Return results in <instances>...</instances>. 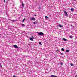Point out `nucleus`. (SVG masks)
<instances>
[{"instance_id": "obj_1", "label": "nucleus", "mask_w": 77, "mask_h": 77, "mask_svg": "<svg viewBox=\"0 0 77 77\" xmlns=\"http://www.w3.org/2000/svg\"><path fill=\"white\" fill-rule=\"evenodd\" d=\"M38 35H39V36H44V33H42V32H39L38 33Z\"/></svg>"}, {"instance_id": "obj_2", "label": "nucleus", "mask_w": 77, "mask_h": 77, "mask_svg": "<svg viewBox=\"0 0 77 77\" xmlns=\"http://www.w3.org/2000/svg\"><path fill=\"white\" fill-rule=\"evenodd\" d=\"M64 14H65V16H66V17H68V13H67V12L66 11H64Z\"/></svg>"}, {"instance_id": "obj_3", "label": "nucleus", "mask_w": 77, "mask_h": 77, "mask_svg": "<svg viewBox=\"0 0 77 77\" xmlns=\"http://www.w3.org/2000/svg\"><path fill=\"white\" fill-rule=\"evenodd\" d=\"M29 39L30 41H33V36H32L31 37H30Z\"/></svg>"}, {"instance_id": "obj_4", "label": "nucleus", "mask_w": 77, "mask_h": 77, "mask_svg": "<svg viewBox=\"0 0 77 77\" xmlns=\"http://www.w3.org/2000/svg\"><path fill=\"white\" fill-rule=\"evenodd\" d=\"M13 47H15L16 48H18V47L16 45H14Z\"/></svg>"}, {"instance_id": "obj_5", "label": "nucleus", "mask_w": 77, "mask_h": 77, "mask_svg": "<svg viewBox=\"0 0 77 77\" xmlns=\"http://www.w3.org/2000/svg\"><path fill=\"white\" fill-rule=\"evenodd\" d=\"M30 20H32V21H35V18H31Z\"/></svg>"}, {"instance_id": "obj_6", "label": "nucleus", "mask_w": 77, "mask_h": 77, "mask_svg": "<svg viewBox=\"0 0 77 77\" xmlns=\"http://www.w3.org/2000/svg\"><path fill=\"white\" fill-rule=\"evenodd\" d=\"M71 11H74V9L73 8H72L70 9Z\"/></svg>"}, {"instance_id": "obj_7", "label": "nucleus", "mask_w": 77, "mask_h": 77, "mask_svg": "<svg viewBox=\"0 0 77 77\" xmlns=\"http://www.w3.org/2000/svg\"><path fill=\"white\" fill-rule=\"evenodd\" d=\"M33 24H37V22H36V21L33 22Z\"/></svg>"}, {"instance_id": "obj_8", "label": "nucleus", "mask_w": 77, "mask_h": 77, "mask_svg": "<svg viewBox=\"0 0 77 77\" xmlns=\"http://www.w3.org/2000/svg\"><path fill=\"white\" fill-rule=\"evenodd\" d=\"M59 27H63V26H62V25H59Z\"/></svg>"}, {"instance_id": "obj_9", "label": "nucleus", "mask_w": 77, "mask_h": 77, "mask_svg": "<svg viewBox=\"0 0 77 77\" xmlns=\"http://www.w3.org/2000/svg\"><path fill=\"white\" fill-rule=\"evenodd\" d=\"M63 40L64 41H67V39H65V38H63Z\"/></svg>"}, {"instance_id": "obj_10", "label": "nucleus", "mask_w": 77, "mask_h": 77, "mask_svg": "<svg viewBox=\"0 0 77 77\" xmlns=\"http://www.w3.org/2000/svg\"><path fill=\"white\" fill-rule=\"evenodd\" d=\"M61 50L63 51H65V49L63 48H62L61 49Z\"/></svg>"}, {"instance_id": "obj_11", "label": "nucleus", "mask_w": 77, "mask_h": 77, "mask_svg": "<svg viewBox=\"0 0 77 77\" xmlns=\"http://www.w3.org/2000/svg\"><path fill=\"white\" fill-rule=\"evenodd\" d=\"M51 77H57V76H54L53 75H51Z\"/></svg>"}, {"instance_id": "obj_12", "label": "nucleus", "mask_w": 77, "mask_h": 77, "mask_svg": "<svg viewBox=\"0 0 77 77\" xmlns=\"http://www.w3.org/2000/svg\"><path fill=\"white\" fill-rule=\"evenodd\" d=\"M25 20H26V18H24V19L22 20V22L23 23L25 21Z\"/></svg>"}, {"instance_id": "obj_13", "label": "nucleus", "mask_w": 77, "mask_h": 77, "mask_svg": "<svg viewBox=\"0 0 77 77\" xmlns=\"http://www.w3.org/2000/svg\"><path fill=\"white\" fill-rule=\"evenodd\" d=\"M22 6L24 7V4H23V2H22Z\"/></svg>"}, {"instance_id": "obj_14", "label": "nucleus", "mask_w": 77, "mask_h": 77, "mask_svg": "<svg viewBox=\"0 0 77 77\" xmlns=\"http://www.w3.org/2000/svg\"><path fill=\"white\" fill-rule=\"evenodd\" d=\"M39 43L40 45H42V44H41V42H39Z\"/></svg>"}, {"instance_id": "obj_15", "label": "nucleus", "mask_w": 77, "mask_h": 77, "mask_svg": "<svg viewBox=\"0 0 77 77\" xmlns=\"http://www.w3.org/2000/svg\"><path fill=\"white\" fill-rule=\"evenodd\" d=\"M69 38H70L71 39H72V38H73V37L72 36H70Z\"/></svg>"}, {"instance_id": "obj_16", "label": "nucleus", "mask_w": 77, "mask_h": 77, "mask_svg": "<svg viewBox=\"0 0 77 77\" xmlns=\"http://www.w3.org/2000/svg\"><path fill=\"white\" fill-rule=\"evenodd\" d=\"M66 52H67L68 53V52H69V50H67L66 51Z\"/></svg>"}, {"instance_id": "obj_17", "label": "nucleus", "mask_w": 77, "mask_h": 77, "mask_svg": "<svg viewBox=\"0 0 77 77\" xmlns=\"http://www.w3.org/2000/svg\"><path fill=\"white\" fill-rule=\"evenodd\" d=\"M45 18L46 19H47V18H48V17L47 16H45Z\"/></svg>"}, {"instance_id": "obj_18", "label": "nucleus", "mask_w": 77, "mask_h": 77, "mask_svg": "<svg viewBox=\"0 0 77 77\" xmlns=\"http://www.w3.org/2000/svg\"><path fill=\"white\" fill-rule=\"evenodd\" d=\"M21 25L22 26H24V24H21Z\"/></svg>"}, {"instance_id": "obj_19", "label": "nucleus", "mask_w": 77, "mask_h": 77, "mask_svg": "<svg viewBox=\"0 0 77 77\" xmlns=\"http://www.w3.org/2000/svg\"><path fill=\"white\" fill-rule=\"evenodd\" d=\"M60 65H63V63H62V62L60 63Z\"/></svg>"}, {"instance_id": "obj_20", "label": "nucleus", "mask_w": 77, "mask_h": 77, "mask_svg": "<svg viewBox=\"0 0 77 77\" xmlns=\"http://www.w3.org/2000/svg\"><path fill=\"white\" fill-rule=\"evenodd\" d=\"M58 51H59V50H57L56 51V52H57Z\"/></svg>"}, {"instance_id": "obj_21", "label": "nucleus", "mask_w": 77, "mask_h": 77, "mask_svg": "<svg viewBox=\"0 0 77 77\" xmlns=\"http://www.w3.org/2000/svg\"><path fill=\"white\" fill-rule=\"evenodd\" d=\"M61 55H63V53H61V54H60Z\"/></svg>"}, {"instance_id": "obj_22", "label": "nucleus", "mask_w": 77, "mask_h": 77, "mask_svg": "<svg viewBox=\"0 0 77 77\" xmlns=\"http://www.w3.org/2000/svg\"><path fill=\"white\" fill-rule=\"evenodd\" d=\"M71 66H74V64H71Z\"/></svg>"}, {"instance_id": "obj_23", "label": "nucleus", "mask_w": 77, "mask_h": 77, "mask_svg": "<svg viewBox=\"0 0 77 77\" xmlns=\"http://www.w3.org/2000/svg\"><path fill=\"white\" fill-rule=\"evenodd\" d=\"M0 66L1 67V68H2V64L0 65Z\"/></svg>"}, {"instance_id": "obj_24", "label": "nucleus", "mask_w": 77, "mask_h": 77, "mask_svg": "<svg viewBox=\"0 0 77 77\" xmlns=\"http://www.w3.org/2000/svg\"><path fill=\"white\" fill-rule=\"evenodd\" d=\"M4 3H5L6 2V1H5V0H4Z\"/></svg>"}, {"instance_id": "obj_25", "label": "nucleus", "mask_w": 77, "mask_h": 77, "mask_svg": "<svg viewBox=\"0 0 77 77\" xmlns=\"http://www.w3.org/2000/svg\"><path fill=\"white\" fill-rule=\"evenodd\" d=\"M32 38L35 39V38L33 37V36H32Z\"/></svg>"}, {"instance_id": "obj_26", "label": "nucleus", "mask_w": 77, "mask_h": 77, "mask_svg": "<svg viewBox=\"0 0 77 77\" xmlns=\"http://www.w3.org/2000/svg\"><path fill=\"white\" fill-rule=\"evenodd\" d=\"M13 77H16V76H13Z\"/></svg>"}, {"instance_id": "obj_27", "label": "nucleus", "mask_w": 77, "mask_h": 77, "mask_svg": "<svg viewBox=\"0 0 77 77\" xmlns=\"http://www.w3.org/2000/svg\"><path fill=\"white\" fill-rule=\"evenodd\" d=\"M35 16H36V14H35Z\"/></svg>"}, {"instance_id": "obj_28", "label": "nucleus", "mask_w": 77, "mask_h": 77, "mask_svg": "<svg viewBox=\"0 0 77 77\" xmlns=\"http://www.w3.org/2000/svg\"><path fill=\"white\" fill-rule=\"evenodd\" d=\"M75 77H77V75H76L75 76Z\"/></svg>"}, {"instance_id": "obj_29", "label": "nucleus", "mask_w": 77, "mask_h": 77, "mask_svg": "<svg viewBox=\"0 0 77 77\" xmlns=\"http://www.w3.org/2000/svg\"><path fill=\"white\" fill-rule=\"evenodd\" d=\"M55 38H57V37H55Z\"/></svg>"}, {"instance_id": "obj_30", "label": "nucleus", "mask_w": 77, "mask_h": 77, "mask_svg": "<svg viewBox=\"0 0 77 77\" xmlns=\"http://www.w3.org/2000/svg\"><path fill=\"white\" fill-rule=\"evenodd\" d=\"M9 0H7V1H8V2H9Z\"/></svg>"}, {"instance_id": "obj_31", "label": "nucleus", "mask_w": 77, "mask_h": 77, "mask_svg": "<svg viewBox=\"0 0 77 77\" xmlns=\"http://www.w3.org/2000/svg\"><path fill=\"white\" fill-rule=\"evenodd\" d=\"M72 26V25H71Z\"/></svg>"}, {"instance_id": "obj_32", "label": "nucleus", "mask_w": 77, "mask_h": 77, "mask_svg": "<svg viewBox=\"0 0 77 77\" xmlns=\"http://www.w3.org/2000/svg\"><path fill=\"white\" fill-rule=\"evenodd\" d=\"M29 45H30V44H29Z\"/></svg>"}, {"instance_id": "obj_33", "label": "nucleus", "mask_w": 77, "mask_h": 77, "mask_svg": "<svg viewBox=\"0 0 77 77\" xmlns=\"http://www.w3.org/2000/svg\"><path fill=\"white\" fill-rule=\"evenodd\" d=\"M74 27V26H73V27Z\"/></svg>"}]
</instances>
